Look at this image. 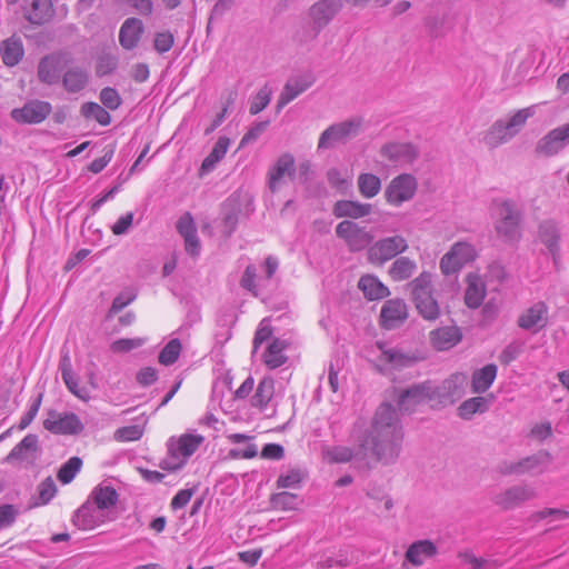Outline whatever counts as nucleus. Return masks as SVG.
<instances>
[{
  "label": "nucleus",
  "instance_id": "obj_1",
  "mask_svg": "<svg viewBox=\"0 0 569 569\" xmlns=\"http://www.w3.org/2000/svg\"><path fill=\"white\" fill-rule=\"evenodd\" d=\"M402 441L403 430L397 410L390 403H381L368 436L372 453L379 462L392 465L400 456Z\"/></svg>",
  "mask_w": 569,
  "mask_h": 569
},
{
  "label": "nucleus",
  "instance_id": "obj_2",
  "mask_svg": "<svg viewBox=\"0 0 569 569\" xmlns=\"http://www.w3.org/2000/svg\"><path fill=\"white\" fill-rule=\"evenodd\" d=\"M493 227L497 236L508 243L521 238L522 211L512 199H495Z\"/></svg>",
  "mask_w": 569,
  "mask_h": 569
},
{
  "label": "nucleus",
  "instance_id": "obj_3",
  "mask_svg": "<svg viewBox=\"0 0 569 569\" xmlns=\"http://www.w3.org/2000/svg\"><path fill=\"white\" fill-rule=\"evenodd\" d=\"M533 114L535 106H531L517 110L509 119L495 121L490 128L483 132L482 142L489 149H496L509 142L521 131L527 120Z\"/></svg>",
  "mask_w": 569,
  "mask_h": 569
},
{
  "label": "nucleus",
  "instance_id": "obj_4",
  "mask_svg": "<svg viewBox=\"0 0 569 569\" xmlns=\"http://www.w3.org/2000/svg\"><path fill=\"white\" fill-rule=\"evenodd\" d=\"M418 313L427 321H435L440 316V306L435 298L432 274L422 271L407 284Z\"/></svg>",
  "mask_w": 569,
  "mask_h": 569
},
{
  "label": "nucleus",
  "instance_id": "obj_5",
  "mask_svg": "<svg viewBox=\"0 0 569 569\" xmlns=\"http://www.w3.org/2000/svg\"><path fill=\"white\" fill-rule=\"evenodd\" d=\"M467 380V375L462 372H455L439 383L427 380L429 382L430 407L442 409L456 403L465 395Z\"/></svg>",
  "mask_w": 569,
  "mask_h": 569
},
{
  "label": "nucleus",
  "instance_id": "obj_6",
  "mask_svg": "<svg viewBox=\"0 0 569 569\" xmlns=\"http://www.w3.org/2000/svg\"><path fill=\"white\" fill-rule=\"evenodd\" d=\"M202 441V436L191 433L169 438L167 441V457L161 460L160 468L168 471L181 469Z\"/></svg>",
  "mask_w": 569,
  "mask_h": 569
},
{
  "label": "nucleus",
  "instance_id": "obj_7",
  "mask_svg": "<svg viewBox=\"0 0 569 569\" xmlns=\"http://www.w3.org/2000/svg\"><path fill=\"white\" fill-rule=\"evenodd\" d=\"M418 180L411 173H400L393 177L383 190V198L390 207L400 208L410 202L417 194Z\"/></svg>",
  "mask_w": 569,
  "mask_h": 569
},
{
  "label": "nucleus",
  "instance_id": "obj_8",
  "mask_svg": "<svg viewBox=\"0 0 569 569\" xmlns=\"http://www.w3.org/2000/svg\"><path fill=\"white\" fill-rule=\"evenodd\" d=\"M408 248V241L403 236H388L372 242L367 250V258L371 263L381 266L406 252Z\"/></svg>",
  "mask_w": 569,
  "mask_h": 569
},
{
  "label": "nucleus",
  "instance_id": "obj_9",
  "mask_svg": "<svg viewBox=\"0 0 569 569\" xmlns=\"http://www.w3.org/2000/svg\"><path fill=\"white\" fill-rule=\"evenodd\" d=\"M361 118H351L329 126L319 137L318 149H330L336 143H346L361 130Z\"/></svg>",
  "mask_w": 569,
  "mask_h": 569
},
{
  "label": "nucleus",
  "instance_id": "obj_10",
  "mask_svg": "<svg viewBox=\"0 0 569 569\" xmlns=\"http://www.w3.org/2000/svg\"><path fill=\"white\" fill-rule=\"evenodd\" d=\"M477 250L467 241H458L451 246L439 262V268L445 276L457 273L465 264L473 261Z\"/></svg>",
  "mask_w": 569,
  "mask_h": 569
},
{
  "label": "nucleus",
  "instance_id": "obj_11",
  "mask_svg": "<svg viewBox=\"0 0 569 569\" xmlns=\"http://www.w3.org/2000/svg\"><path fill=\"white\" fill-rule=\"evenodd\" d=\"M296 159L290 152L280 154L268 168L267 187L272 192H278L287 182L296 177Z\"/></svg>",
  "mask_w": 569,
  "mask_h": 569
},
{
  "label": "nucleus",
  "instance_id": "obj_12",
  "mask_svg": "<svg viewBox=\"0 0 569 569\" xmlns=\"http://www.w3.org/2000/svg\"><path fill=\"white\" fill-rule=\"evenodd\" d=\"M336 234L351 252H359L372 244L373 236L365 227L351 220H343L336 227Z\"/></svg>",
  "mask_w": 569,
  "mask_h": 569
},
{
  "label": "nucleus",
  "instance_id": "obj_13",
  "mask_svg": "<svg viewBox=\"0 0 569 569\" xmlns=\"http://www.w3.org/2000/svg\"><path fill=\"white\" fill-rule=\"evenodd\" d=\"M569 144V122L559 126L542 136L535 146L538 157L551 158L562 152Z\"/></svg>",
  "mask_w": 569,
  "mask_h": 569
},
{
  "label": "nucleus",
  "instance_id": "obj_14",
  "mask_svg": "<svg viewBox=\"0 0 569 569\" xmlns=\"http://www.w3.org/2000/svg\"><path fill=\"white\" fill-rule=\"evenodd\" d=\"M536 497L537 491L533 487L529 485H515L497 493L492 501L502 510H511Z\"/></svg>",
  "mask_w": 569,
  "mask_h": 569
},
{
  "label": "nucleus",
  "instance_id": "obj_15",
  "mask_svg": "<svg viewBox=\"0 0 569 569\" xmlns=\"http://www.w3.org/2000/svg\"><path fill=\"white\" fill-rule=\"evenodd\" d=\"M278 267L279 261L276 257H267L264 260V277L257 281V268L253 264H249L243 271L240 286L254 297H258L260 295V288L266 287V282L274 276Z\"/></svg>",
  "mask_w": 569,
  "mask_h": 569
},
{
  "label": "nucleus",
  "instance_id": "obj_16",
  "mask_svg": "<svg viewBox=\"0 0 569 569\" xmlns=\"http://www.w3.org/2000/svg\"><path fill=\"white\" fill-rule=\"evenodd\" d=\"M51 111L50 102L33 99L26 102L22 108L12 109L10 116L18 123L36 124L46 120Z\"/></svg>",
  "mask_w": 569,
  "mask_h": 569
},
{
  "label": "nucleus",
  "instance_id": "obj_17",
  "mask_svg": "<svg viewBox=\"0 0 569 569\" xmlns=\"http://www.w3.org/2000/svg\"><path fill=\"white\" fill-rule=\"evenodd\" d=\"M43 427L56 435H78L83 430V425L76 413H58L50 411L43 421Z\"/></svg>",
  "mask_w": 569,
  "mask_h": 569
},
{
  "label": "nucleus",
  "instance_id": "obj_18",
  "mask_svg": "<svg viewBox=\"0 0 569 569\" xmlns=\"http://www.w3.org/2000/svg\"><path fill=\"white\" fill-rule=\"evenodd\" d=\"M430 403L429 382L415 383L398 391L397 405L402 412H412L419 405Z\"/></svg>",
  "mask_w": 569,
  "mask_h": 569
},
{
  "label": "nucleus",
  "instance_id": "obj_19",
  "mask_svg": "<svg viewBox=\"0 0 569 569\" xmlns=\"http://www.w3.org/2000/svg\"><path fill=\"white\" fill-rule=\"evenodd\" d=\"M58 368L67 389L78 399L88 401L90 399V391L86 386L80 383V377L73 370L68 351L61 353Z\"/></svg>",
  "mask_w": 569,
  "mask_h": 569
},
{
  "label": "nucleus",
  "instance_id": "obj_20",
  "mask_svg": "<svg viewBox=\"0 0 569 569\" xmlns=\"http://www.w3.org/2000/svg\"><path fill=\"white\" fill-rule=\"evenodd\" d=\"M548 306L542 302H536L526 309L518 318V326L521 329L538 332L548 323Z\"/></svg>",
  "mask_w": 569,
  "mask_h": 569
},
{
  "label": "nucleus",
  "instance_id": "obj_21",
  "mask_svg": "<svg viewBox=\"0 0 569 569\" xmlns=\"http://www.w3.org/2000/svg\"><path fill=\"white\" fill-rule=\"evenodd\" d=\"M340 0H320L311 6L309 16L312 20L313 28L318 31L323 29L341 10Z\"/></svg>",
  "mask_w": 569,
  "mask_h": 569
},
{
  "label": "nucleus",
  "instance_id": "obj_22",
  "mask_svg": "<svg viewBox=\"0 0 569 569\" xmlns=\"http://www.w3.org/2000/svg\"><path fill=\"white\" fill-rule=\"evenodd\" d=\"M381 156L392 162L411 164L419 157L418 148L408 142H391L381 148Z\"/></svg>",
  "mask_w": 569,
  "mask_h": 569
},
{
  "label": "nucleus",
  "instance_id": "obj_23",
  "mask_svg": "<svg viewBox=\"0 0 569 569\" xmlns=\"http://www.w3.org/2000/svg\"><path fill=\"white\" fill-rule=\"evenodd\" d=\"M315 82V78L312 74H302L290 78L280 96L277 102V109L281 110L284 106H287L289 102H291L293 99H296L298 96H300L302 92H305L307 89H309Z\"/></svg>",
  "mask_w": 569,
  "mask_h": 569
},
{
  "label": "nucleus",
  "instance_id": "obj_24",
  "mask_svg": "<svg viewBox=\"0 0 569 569\" xmlns=\"http://www.w3.org/2000/svg\"><path fill=\"white\" fill-rule=\"evenodd\" d=\"M408 317L407 305L401 299H392L385 302L381 308V325L386 329H395L405 322Z\"/></svg>",
  "mask_w": 569,
  "mask_h": 569
},
{
  "label": "nucleus",
  "instance_id": "obj_25",
  "mask_svg": "<svg viewBox=\"0 0 569 569\" xmlns=\"http://www.w3.org/2000/svg\"><path fill=\"white\" fill-rule=\"evenodd\" d=\"M552 457L548 451L540 450L532 456L518 460L519 475L539 476L548 471Z\"/></svg>",
  "mask_w": 569,
  "mask_h": 569
},
{
  "label": "nucleus",
  "instance_id": "obj_26",
  "mask_svg": "<svg viewBox=\"0 0 569 569\" xmlns=\"http://www.w3.org/2000/svg\"><path fill=\"white\" fill-rule=\"evenodd\" d=\"M465 303L470 309L479 308L487 295L486 283L477 273H469L466 278Z\"/></svg>",
  "mask_w": 569,
  "mask_h": 569
},
{
  "label": "nucleus",
  "instance_id": "obj_27",
  "mask_svg": "<svg viewBox=\"0 0 569 569\" xmlns=\"http://www.w3.org/2000/svg\"><path fill=\"white\" fill-rule=\"evenodd\" d=\"M288 347L287 340L273 338L261 356L262 362L271 370L283 366L288 361V357L284 353Z\"/></svg>",
  "mask_w": 569,
  "mask_h": 569
},
{
  "label": "nucleus",
  "instance_id": "obj_28",
  "mask_svg": "<svg viewBox=\"0 0 569 569\" xmlns=\"http://www.w3.org/2000/svg\"><path fill=\"white\" fill-rule=\"evenodd\" d=\"M143 23L138 18H128L119 30V42L126 50L134 49L143 33Z\"/></svg>",
  "mask_w": 569,
  "mask_h": 569
},
{
  "label": "nucleus",
  "instance_id": "obj_29",
  "mask_svg": "<svg viewBox=\"0 0 569 569\" xmlns=\"http://www.w3.org/2000/svg\"><path fill=\"white\" fill-rule=\"evenodd\" d=\"M332 211L337 218L360 219L372 212V204L352 200H339L335 203Z\"/></svg>",
  "mask_w": 569,
  "mask_h": 569
},
{
  "label": "nucleus",
  "instance_id": "obj_30",
  "mask_svg": "<svg viewBox=\"0 0 569 569\" xmlns=\"http://www.w3.org/2000/svg\"><path fill=\"white\" fill-rule=\"evenodd\" d=\"M61 59L57 54L43 57L38 64V78L41 82L52 86L60 80Z\"/></svg>",
  "mask_w": 569,
  "mask_h": 569
},
{
  "label": "nucleus",
  "instance_id": "obj_31",
  "mask_svg": "<svg viewBox=\"0 0 569 569\" xmlns=\"http://www.w3.org/2000/svg\"><path fill=\"white\" fill-rule=\"evenodd\" d=\"M29 7L26 9V19L33 24H43L54 14L52 0H28Z\"/></svg>",
  "mask_w": 569,
  "mask_h": 569
},
{
  "label": "nucleus",
  "instance_id": "obj_32",
  "mask_svg": "<svg viewBox=\"0 0 569 569\" xmlns=\"http://www.w3.org/2000/svg\"><path fill=\"white\" fill-rule=\"evenodd\" d=\"M39 451L38 436L33 433L27 435L7 455L4 461L11 463L16 460H26L29 457L36 458Z\"/></svg>",
  "mask_w": 569,
  "mask_h": 569
},
{
  "label": "nucleus",
  "instance_id": "obj_33",
  "mask_svg": "<svg viewBox=\"0 0 569 569\" xmlns=\"http://www.w3.org/2000/svg\"><path fill=\"white\" fill-rule=\"evenodd\" d=\"M430 340L437 350L443 351L460 342L461 333L457 327H442L430 332Z\"/></svg>",
  "mask_w": 569,
  "mask_h": 569
},
{
  "label": "nucleus",
  "instance_id": "obj_34",
  "mask_svg": "<svg viewBox=\"0 0 569 569\" xmlns=\"http://www.w3.org/2000/svg\"><path fill=\"white\" fill-rule=\"evenodd\" d=\"M437 547L430 540H418L409 546L406 551V559L413 566H421L426 559L437 555Z\"/></svg>",
  "mask_w": 569,
  "mask_h": 569
},
{
  "label": "nucleus",
  "instance_id": "obj_35",
  "mask_svg": "<svg viewBox=\"0 0 569 569\" xmlns=\"http://www.w3.org/2000/svg\"><path fill=\"white\" fill-rule=\"evenodd\" d=\"M0 54L7 67L17 66L23 58L24 50L20 38L10 37L0 44Z\"/></svg>",
  "mask_w": 569,
  "mask_h": 569
},
{
  "label": "nucleus",
  "instance_id": "obj_36",
  "mask_svg": "<svg viewBox=\"0 0 569 569\" xmlns=\"http://www.w3.org/2000/svg\"><path fill=\"white\" fill-rule=\"evenodd\" d=\"M274 395V380L271 377H263L251 397V406L263 411L267 409L269 402L272 400Z\"/></svg>",
  "mask_w": 569,
  "mask_h": 569
},
{
  "label": "nucleus",
  "instance_id": "obj_37",
  "mask_svg": "<svg viewBox=\"0 0 569 569\" xmlns=\"http://www.w3.org/2000/svg\"><path fill=\"white\" fill-rule=\"evenodd\" d=\"M88 82L89 73L86 69L81 67L69 68L62 77L63 88L69 93L80 92L87 87Z\"/></svg>",
  "mask_w": 569,
  "mask_h": 569
},
{
  "label": "nucleus",
  "instance_id": "obj_38",
  "mask_svg": "<svg viewBox=\"0 0 569 569\" xmlns=\"http://www.w3.org/2000/svg\"><path fill=\"white\" fill-rule=\"evenodd\" d=\"M498 368L493 363L486 365L481 369L473 371L471 377V389L475 393L486 392L493 383L497 377Z\"/></svg>",
  "mask_w": 569,
  "mask_h": 569
},
{
  "label": "nucleus",
  "instance_id": "obj_39",
  "mask_svg": "<svg viewBox=\"0 0 569 569\" xmlns=\"http://www.w3.org/2000/svg\"><path fill=\"white\" fill-rule=\"evenodd\" d=\"M359 289L369 300H379L389 296L390 291L377 277L362 276L358 283Z\"/></svg>",
  "mask_w": 569,
  "mask_h": 569
},
{
  "label": "nucleus",
  "instance_id": "obj_40",
  "mask_svg": "<svg viewBox=\"0 0 569 569\" xmlns=\"http://www.w3.org/2000/svg\"><path fill=\"white\" fill-rule=\"evenodd\" d=\"M539 239L548 248L549 252L556 258L559 251V229L556 222L546 220L539 226Z\"/></svg>",
  "mask_w": 569,
  "mask_h": 569
},
{
  "label": "nucleus",
  "instance_id": "obj_41",
  "mask_svg": "<svg viewBox=\"0 0 569 569\" xmlns=\"http://www.w3.org/2000/svg\"><path fill=\"white\" fill-rule=\"evenodd\" d=\"M230 142V139L227 137H220L218 139L210 153L203 159L201 163V174L208 173L216 168L217 163L224 158L229 149Z\"/></svg>",
  "mask_w": 569,
  "mask_h": 569
},
{
  "label": "nucleus",
  "instance_id": "obj_42",
  "mask_svg": "<svg viewBox=\"0 0 569 569\" xmlns=\"http://www.w3.org/2000/svg\"><path fill=\"white\" fill-rule=\"evenodd\" d=\"M417 270V263L409 257H399L391 263L389 276L393 281H403L409 279Z\"/></svg>",
  "mask_w": 569,
  "mask_h": 569
},
{
  "label": "nucleus",
  "instance_id": "obj_43",
  "mask_svg": "<svg viewBox=\"0 0 569 569\" xmlns=\"http://www.w3.org/2000/svg\"><path fill=\"white\" fill-rule=\"evenodd\" d=\"M489 408V401L483 397H473L465 400L458 407V415L465 420H470L476 413L486 412Z\"/></svg>",
  "mask_w": 569,
  "mask_h": 569
},
{
  "label": "nucleus",
  "instance_id": "obj_44",
  "mask_svg": "<svg viewBox=\"0 0 569 569\" xmlns=\"http://www.w3.org/2000/svg\"><path fill=\"white\" fill-rule=\"evenodd\" d=\"M357 184L360 194L367 199L376 197L381 191V179L373 173H360Z\"/></svg>",
  "mask_w": 569,
  "mask_h": 569
},
{
  "label": "nucleus",
  "instance_id": "obj_45",
  "mask_svg": "<svg viewBox=\"0 0 569 569\" xmlns=\"http://www.w3.org/2000/svg\"><path fill=\"white\" fill-rule=\"evenodd\" d=\"M91 498L98 509H108L118 501V493L111 486H98L91 493Z\"/></svg>",
  "mask_w": 569,
  "mask_h": 569
},
{
  "label": "nucleus",
  "instance_id": "obj_46",
  "mask_svg": "<svg viewBox=\"0 0 569 569\" xmlns=\"http://www.w3.org/2000/svg\"><path fill=\"white\" fill-rule=\"evenodd\" d=\"M72 521L79 529H92L98 523L94 507L90 502L82 505L74 512Z\"/></svg>",
  "mask_w": 569,
  "mask_h": 569
},
{
  "label": "nucleus",
  "instance_id": "obj_47",
  "mask_svg": "<svg viewBox=\"0 0 569 569\" xmlns=\"http://www.w3.org/2000/svg\"><path fill=\"white\" fill-rule=\"evenodd\" d=\"M321 453L329 463H345L353 457L352 449L346 446H323Z\"/></svg>",
  "mask_w": 569,
  "mask_h": 569
},
{
  "label": "nucleus",
  "instance_id": "obj_48",
  "mask_svg": "<svg viewBox=\"0 0 569 569\" xmlns=\"http://www.w3.org/2000/svg\"><path fill=\"white\" fill-rule=\"evenodd\" d=\"M381 360L398 369L410 367L417 361V358L398 349H387L382 351Z\"/></svg>",
  "mask_w": 569,
  "mask_h": 569
},
{
  "label": "nucleus",
  "instance_id": "obj_49",
  "mask_svg": "<svg viewBox=\"0 0 569 569\" xmlns=\"http://www.w3.org/2000/svg\"><path fill=\"white\" fill-rule=\"evenodd\" d=\"M80 111L86 119H94L101 126H108L111 122L110 113L97 102L83 103Z\"/></svg>",
  "mask_w": 569,
  "mask_h": 569
},
{
  "label": "nucleus",
  "instance_id": "obj_50",
  "mask_svg": "<svg viewBox=\"0 0 569 569\" xmlns=\"http://www.w3.org/2000/svg\"><path fill=\"white\" fill-rule=\"evenodd\" d=\"M270 503L276 510H295L299 506L298 496L288 491L278 492L271 496Z\"/></svg>",
  "mask_w": 569,
  "mask_h": 569
},
{
  "label": "nucleus",
  "instance_id": "obj_51",
  "mask_svg": "<svg viewBox=\"0 0 569 569\" xmlns=\"http://www.w3.org/2000/svg\"><path fill=\"white\" fill-rule=\"evenodd\" d=\"M81 467L82 460L79 457H71L61 466L57 477L62 483L67 485L73 480Z\"/></svg>",
  "mask_w": 569,
  "mask_h": 569
},
{
  "label": "nucleus",
  "instance_id": "obj_52",
  "mask_svg": "<svg viewBox=\"0 0 569 569\" xmlns=\"http://www.w3.org/2000/svg\"><path fill=\"white\" fill-rule=\"evenodd\" d=\"M182 346L179 339H171L160 351L159 362L164 366L173 365L181 352Z\"/></svg>",
  "mask_w": 569,
  "mask_h": 569
},
{
  "label": "nucleus",
  "instance_id": "obj_53",
  "mask_svg": "<svg viewBox=\"0 0 569 569\" xmlns=\"http://www.w3.org/2000/svg\"><path fill=\"white\" fill-rule=\"evenodd\" d=\"M272 333H273V329L270 325L269 319H267V318L262 319L254 332V337H253V341H252V352L256 353L258 351L259 347L263 342H266V341L270 342L273 339Z\"/></svg>",
  "mask_w": 569,
  "mask_h": 569
},
{
  "label": "nucleus",
  "instance_id": "obj_54",
  "mask_svg": "<svg viewBox=\"0 0 569 569\" xmlns=\"http://www.w3.org/2000/svg\"><path fill=\"white\" fill-rule=\"evenodd\" d=\"M272 90L266 84L253 97L249 111L251 114L261 112L271 100Z\"/></svg>",
  "mask_w": 569,
  "mask_h": 569
},
{
  "label": "nucleus",
  "instance_id": "obj_55",
  "mask_svg": "<svg viewBox=\"0 0 569 569\" xmlns=\"http://www.w3.org/2000/svg\"><path fill=\"white\" fill-rule=\"evenodd\" d=\"M146 343L144 338H122L114 340L110 349L114 353H124L138 349Z\"/></svg>",
  "mask_w": 569,
  "mask_h": 569
},
{
  "label": "nucleus",
  "instance_id": "obj_56",
  "mask_svg": "<svg viewBox=\"0 0 569 569\" xmlns=\"http://www.w3.org/2000/svg\"><path fill=\"white\" fill-rule=\"evenodd\" d=\"M229 204L223 206V216H222V230L223 233L229 237L236 230L238 224V213L239 210L234 207L229 208Z\"/></svg>",
  "mask_w": 569,
  "mask_h": 569
},
{
  "label": "nucleus",
  "instance_id": "obj_57",
  "mask_svg": "<svg viewBox=\"0 0 569 569\" xmlns=\"http://www.w3.org/2000/svg\"><path fill=\"white\" fill-rule=\"evenodd\" d=\"M463 563L469 565L471 569H495L496 562L485 558H478L470 551L459 553Z\"/></svg>",
  "mask_w": 569,
  "mask_h": 569
},
{
  "label": "nucleus",
  "instance_id": "obj_58",
  "mask_svg": "<svg viewBox=\"0 0 569 569\" xmlns=\"http://www.w3.org/2000/svg\"><path fill=\"white\" fill-rule=\"evenodd\" d=\"M99 98H100L101 103L110 110L118 109L122 102L121 97L118 93V91L111 87L103 88L100 91Z\"/></svg>",
  "mask_w": 569,
  "mask_h": 569
},
{
  "label": "nucleus",
  "instance_id": "obj_59",
  "mask_svg": "<svg viewBox=\"0 0 569 569\" xmlns=\"http://www.w3.org/2000/svg\"><path fill=\"white\" fill-rule=\"evenodd\" d=\"M269 121H260L254 123L242 137L240 147H246L259 139V137L267 130Z\"/></svg>",
  "mask_w": 569,
  "mask_h": 569
},
{
  "label": "nucleus",
  "instance_id": "obj_60",
  "mask_svg": "<svg viewBox=\"0 0 569 569\" xmlns=\"http://www.w3.org/2000/svg\"><path fill=\"white\" fill-rule=\"evenodd\" d=\"M39 500L41 505H47L57 492V486L51 477H47L38 486Z\"/></svg>",
  "mask_w": 569,
  "mask_h": 569
},
{
  "label": "nucleus",
  "instance_id": "obj_61",
  "mask_svg": "<svg viewBox=\"0 0 569 569\" xmlns=\"http://www.w3.org/2000/svg\"><path fill=\"white\" fill-rule=\"evenodd\" d=\"M303 475L299 469H292L278 478L277 486L279 488H297L299 487Z\"/></svg>",
  "mask_w": 569,
  "mask_h": 569
},
{
  "label": "nucleus",
  "instance_id": "obj_62",
  "mask_svg": "<svg viewBox=\"0 0 569 569\" xmlns=\"http://www.w3.org/2000/svg\"><path fill=\"white\" fill-rule=\"evenodd\" d=\"M177 230L182 238L192 236L197 232V227L192 216L189 212L182 214L177 222Z\"/></svg>",
  "mask_w": 569,
  "mask_h": 569
},
{
  "label": "nucleus",
  "instance_id": "obj_63",
  "mask_svg": "<svg viewBox=\"0 0 569 569\" xmlns=\"http://www.w3.org/2000/svg\"><path fill=\"white\" fill-rule=\"evenodd\" d=\"M174 39L171 32H158L154 36L153 47L159 53L168 52L173 46Z\"/></svg>",
  "mask_w": 569,
  "mask_h": 569
},
{
  "label": "nucleus",
  "instance_id": "obj_64",
  "mask_svg": "<svg viewBox=\"0 0 569 569\" xmlns=\"http://www.w3.org/2000/svg\"><path fill=\"white\" fill-rule=\"evenodd\" d=\"M18 509L13 505L0 506V530L10 527L18 517Z\"/></svg>",
  "mask_w": 569,
  "mask_h": 569
}]
</instances>
